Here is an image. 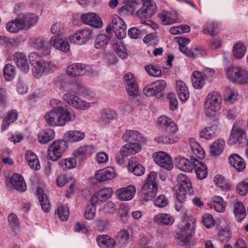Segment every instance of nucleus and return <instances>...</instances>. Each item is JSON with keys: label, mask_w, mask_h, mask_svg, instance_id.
<instances>
[{"label": "nucleus", "mask_w": 248, "mask_h": 248, "mask_svg": "<svg viewBox=\"0 0 248 248\" xmlns=\"http://www.w3.org/2000/svg\"><path fill=\"white\" fill-rule=\"evenodd\" d=\"M49 45L58 50L65 53L70 50V45L67 40L63 37L52 36L49 40Z\"/></svg>", "instance_id": "obj_19"}, {"label": "nucleus", "mask_w": 248, "mask_h": 248, "mask_svg": "<svg viewBox=\"0 0 248 248\" xmlns=\"http://www.w3.org/2000/svg\"><path fill=\"white\" fill-rule=\"evenodd\" d=\"M111 24L113 30L119 39H122L126 37L127 25L124 20L117 15L111 17Z\"/></svg>", "instance_id": "obj_8"}, {"label": "nucleus", "mask_w": 248, "mask_h": 248, "mask_svg": "<svg viewBox=\"0 0 248 248\" xmlns=\"http://www.w3.org/2000/svg\"><path fill=\"white\" fill-rule=\"evenodd\" d=\"M13 61L19 70L24 73H27L30 70L29 57L25 53L17 51L13 54Z\"/></svg>", "instance_id": "obj_13"}, {"label": "nucleus", "mask_w": 248, "mask_h": 248, "mask_svg": "<svg viewBox=\"0 0 248 248\" xmlns=\"http://www.w3.org/2000/svg\"><path fill=\"white\" fill-rule=\"evenodd\" d=\"M227 78L231 81L240 84L248 83V72L239 67L225 69Z\"/></svg>", "instance_id": "obj_6"}, {"label": "nucleus", "mask_w": 248, "mask_h": 248, "mask_svg": "<svg viewBox=\"0 0 248 248\" xmlns=\"http://www.w3.org/2000/svg\"><path fill=\"white\" fill-rule=\"evenodd\" d=\"M112 193L113 190L111 188L107 187L101 189L92 196L90 201L91 203L100 204L109 199Z\"/></svg>", "instance_id": "obj_17"}, {"label": "nucleus", "mask_w": 248, "mask_h": 248, "mask_svg": "<svg viewBox=\"0 0 248 248\" xmlns=\"http://www.w3.org/2000/svg\"><path fill=\"white\" fill-rule=\"evenodd\" d=\"M196 159L194 156H191V160L185 157H179L176 159V165L178 169L185 171L191 172L194 168V160Z\"/></svg>", "instance_id": "obj_23"}, {"label": "nucleus", "mask_w": 248, "mask_h": 248, "mask_svg": "<svg viewBox=\"0 0 248 248\" xmlns=\"http://www.w3.org/2000/svg\"><path fill=\"white\" fill-rule=\"evenodd\" d=\"M68 146V143L64 140H56L49 146L47 150V158L52 161L60 159Z\"/></svg>", "instance_id": "obj_7"}, {"label": "nucleus", "mask_w": 248, "mask_h": 248, "mask_svg": "<svg viewBox=\"0 0 248 248\" xmlns=\"http://www.w3.org/2000/svg\"><path fill=\"white\" fill-rule=\"evenodd\" d=\"M196 226V220L194 217L188 216L185 217L183 223L180 226L176 235L179 245L186 246L189 243L192 235L195 233Z\"/></svg>", "instance_id": "obj_3"}, {"label": "nucleus", "mask_w": 248, "mask_h": 248, "mask_svg": "<svg viewBox=\"0 0 248 248\" xmlns=\"http://www.w3.org/2000/svg\"><path fill=\"white\" fill-rule=\"evenodd\" d=\"M129 238V232L126 230H121L115 239L116 246L118 248L125 247L128 243Z\"/></svg>", "instance_id": "obj_39"}, {"label": "nucleus", "mask_w": 248, "mask_h": 248, "mask_svg": "<svg viewBox=\"0 0 248 248\" xmlns=\"http://www.w3.org/2000/svg\"><path fill=\"white\" fill-rule=\"evenodd\" d=\"M214 182L216 186L220 188L223 191L230 189L231 186L228 181L220 175H217L214 178Z\"/></svg>", "instance_id": "obj_54"}, {"label": "nucleus", "mask_w": 248, "mask_h": 248, "mask_svg": "<svg viewBox=\"0 0 248 248\" xmlns=\"http://www.w3.org/2000/svg\"><path fill=\"white\" fill-rule=\"evenodd\" d=\"M115 175L114 170L110 167L97 170L95 173V178L97 181L102 182L114 178Z\"/></svg>", "instance_id": "obj_26"}, {"label": "nucleus", "mask_w": 248, "mask_h": 248, "mask_svg": "<svg viewBox=\"0 0 248 248\" xmlns=\"http://www.w3.org/2000/svg\"><path fill=\"white\" fill-rule=\"evenodd\" d=\"M63 99L68 105L77 109L85 110L91 106L89 102L72 93L64 94Z\"/></svg>", "instance_id": "obj_9"}, {"label": "nucleus", "mask_w": 248, "mask_h": 248, "mask_svg": "<svg viewBox=\"0 0 248 248\" xmlns=\"http://www.w3.org/2000/svg\"><path fill=\"white\" fill-rule=\"evenodd\" d=\"M176 133H170L167 134H162L155 137L154 140L159 144H173L179 140Z\"/></svg>", "instance_id": "obj_32"}, {"label": "nucleus", "mask_w": 248, "mask_h": 248, "mask_svg": "<svg viewBox=\"0 0 248 248\" xmlns=\"http://www.w3.org/2000/svg\"><path fill=\"white\" fill-rule=\"evenodd\" d=\"M222 97L217 92L210 93L206 97L205 103V112L206 115L213 118L221 108Z\"/></svg>", "instance_id": "obj_4"}, {"label": "nucleus", "mask_w": 248, "mask_h": 248, "mask_svg": "<svg viewBox=\"0 0 248 248\" xmlns=\"http://www.w3.org/2000/svg\"><path fill=\"white\" fill-rule=\"evenodd\" d=\"M191 80L194 88L201 89L205 84V78L201 72L195 71L192 73Z\"/></svg>", "instance_id": "obj_40"}, {"label": "nucleus", "mask_w": 248, "mask_h": 248, "mask_svg": "<svg viewBox=\"0 0 248 248\" xmlns=\"http://www.w3.org/2000/svg\"><path fill=\"white\" fill-rule=\"evenodd\" d=\"M50 110L45 113L44 119L48 125L54 127L63 126L66 123L76 120V114H69L62 110Z\"/></svg>", "instance_id": "obj_2"}, {"label": "nucleus", "mask_w": 248, "mask_h": 248, "mask_svg": "<svg viewBox=\"0 0 248 248\" xmlns=\"http://www.w3.org/2000/svg\"><path fill=\"white\" fill-rule=\"evenodd\" d=\"M158 17L163 25H170L178 22V13L174 11L164 10L158 14Z\"/></svg>", "instance_id": "obj_20"}, {"label": "nucleus", "mask_w": 248, "mask_h": 248, "mask_svg": "<svg viewBox=\"0 0 248 248\" xmlns=\"http://www.w3.org/2000/svg\"><path fill=\"white\" fill-rule=\"evenodd\" d=\"M81 21L87 25L95 28H100L102 26V22L99 17L95 13H86L81 16Z\"/></svg>", "instance_id": "obj_22"}, {"label": "nucleus", "mask_w": 248, "mask_h": 248, "mask_svg": "<svg viewBox=\"0 0 248 248\" xmlns=\"http://www.w3.org/2000/svg\"><path fill=\"white\" fill-rule=\"evenodd\" d=\"M167 83L164 80L155 81L147 85L143 89V93L147 96H153L162 92L166 87Z\"/></svg>", "instance_id": "obj_16"}, {"label": "nucleus", "mask_w": 248, "mask_h": 248, "mask_svg": "<svg viewBox=\"0 0 248 248\" xmlns=\"http://www.w3.org/2000/svg\"><path fill=\"white\" fill-rule=\"evenodd\" d=\"M50 105L53 108L52 110H62L65 112H67L69 114H76L74 110L70 108H64V103L63 102L57 99H52L50 102Z\"/></svg>", "instance_id": "obj_52"}, {"label": "nucleus", "mask_w": 248, "mask_h": 248, "mask_svg": "<svg viewBox=\"0 0 248 248\" xmlns=\"http://www.w3.org/2000/svg\"><path fill=\"white\" fill-rule=\"evenodd\" d=\"M232 210L235 218L238 221H241L245 218L246 209L242 202L238 201L234 202L233 203Z\"/></svg>", "instance_id": "obj_35"}, {"label": "nucleus", "mask_w": 248, "mask_h": 248, "mask_svg": "<svg viewBox=\"0 0 248 248\" xmlns=\"http://www.w3.org/2000/svg\"><path fill=\"white\" fill-rule=\"evenodd\" d=\"M10 183L13 188L19 191H24L27 188L23 177L18 173H15L11 177Z\"/></svg>", "instance_id": "obj_31"}, {"label": "nucleus", "mask_w": 248, "mask_h": 248, "mask_svg": "<svg viewBox=\"0 0 248 248\" xmlns=\"http://www.w3.org/2000/svg\"><path fill=\"white\" fill-rule=\"evenodd\" d=\"M225 146V141L224 139H217L210 146L211 154L214 156L220 155L222 153Z\"/></svg>", "instance_id": "obj_42"}, {"label": "nucleus", "mask_w": 248, "mask_h": 248, "mask_svg": "<svg viewBox=\"0 0 248 248\" xmlns=\"http://www.w3.org/2000/svg\"><path fill=\"white\" fill-rule=\"evenodd\" d=\"M190 140V146L193 154L198 158L201 159L204 158L205 157V152L202 147L197 142H195L194 139Z\"/></svg>", "instance_id": "obj_51"}, {"label": "nucleus", "mask_w": 248, "mask_h": 248, "mask_svg": "<svg viewBox=\"0 0 248 248\" xmlns=\"http://www.w3.org/2000/svg\"><path fill=\"white\" fill-rule=\"evenodd\" d=\"M194 168L197 177L200 180L205 178L207 175V168L204 163L197 159L194 160Z\"/></svg>", "instance_id": "obj_36"}, {"label": "nucleus", "mask_w": 248, "mask_h": 248, "mask_svg": "<svg viewBox=\"0 0 248 248\" xmlns=\"http://www.w3.org/2000/svg\"><path fill=\"white\" fill-rule=\"evenodd\" d=\"M123 81L126 90L130 96H134L138 94V84L136 78L132 73H128L125 74L123 77Z\"/></svg>", "instance_id": "obj_14"}, {"label": "nucleus", "mask_w": 248, "mask_h": 248, "mask_svg": "<svg viewBox=\"0 0 248 248\" xmlns=\"http://www.w3.org/2000/svg\"><path fill=\"white\" fill-rule=\"evenodd\" d=\"M176 91L178 98L182 102L186 101L189 97V92L186 84L182 80H178L175 83Z\"/></svg>", "instance_id": "obj_28"}, {"label": "nucleus", "mask_w": 248, "mask_h": 248, "mask_svg": "<svg viewBox=\"0 0 248 248\" xmlns=\"http://www.w3.org/2000/svg\"><path fill=\"white\" fill-rule=\"evenodd\" d=\"M25 158L30 168L35 170L40 169V165L37 156L31 151H27L25 154Z\"/></svg>", "instance_id": "obj_44"}, {"label": "nucleus", "mask_w": 248, "mask_h": 248, "mask_svg": "<svg viewBox=\"0 0 248 248\" xmlns=\"http://www.w3.org/2000/svg\"><path fill=\"white\" fill-rule=\"evenodd\" d=\"M30 64L32 66V75L36 78H39L44 74H49L55 71L57 66L51 60L45 59L36 52L29 55Z\"/></svg>", "instance_id": "obj_1"}, {"label": "nucleus", "mask_w": 248, "mask_h": 248, "mask_svg": "<svg viewBox=\"0 0 248 248\" xmlns=\"http://www.w3.org/2000/svg\"><path fill=\"white\" fill-rule=\"evenodd\" d=\"M157 173L151 171L148 175L145 183L142 186L141 193L143 200L147 202L152 199L156 194L158 187L155 181Z\"/></svg>", "instance_id": "obj_5"}, {"label": "nucleus", "mask_w": 248, "mask_h": 248, "mask_svg": "<svg viewBox=\"0 0 248 248\" xmlns=\"http://www.w3.org/2000/svg\"><path fill=\"white\" fill-rule=\"evenodd\" d=\"M29 46L37 50L42 51L44 54L50 53L51 47L49 42L46 41L43 37H32L29 39Z\"/></svg>", "instance_id": "obj_10"}, {"label": "nucleus", "mask_w": 248, "mask_h": 248, "mask_svg": "<svg viewBox=\"0 0 248 248\" xmlns=\"http://www.w3.org/2000/svg\"><path fill=\"white\" fill-rule=\"evenodd\" d=\"M54 130L51 128L44 129L38 134V141L42 143L46 144L55 138Z\"/></svg>", "instance_id": "obj_37"}, {"label": "nucleus", "mask_w": 248, "mask_h": 248, "mask_svg": "<svg viewBox=\"0 0 248 248\" xmlns=\"http://www.w3.org/2000/svg\"><path fill=\"white\" fill-rule=\"evenodd\" d=\"M92 31L89 29L78 30L71 34L69 40L71 43L82 45L85 44L91 37Z\"/></svg>", "instance_id": "obj_12"}, {"label": "nucleus", "mask_w": 248, "mask_h": 248, "mask_svg": "<svg viewBox=\"0 0 248 248\" xmlns=\"http://www.w3.org/2000/svg\"><path fill=\"white\" fill-rule=\"evenodd\" d=\"M177 180L180 185L178 192L179 193H183V195H186V194H192V185L186 175L182 173L179 174Z\"/></svg>", "instance_id": "obj_18"}, {"label": "nucleus", "mask_w": 248, "mask_h": 248, "mask_svg": "<svg viewBox=\"0 0 248 248\" xmlns=\"http://www.w3.org/2000/svg\"><path fill=\"white\" fill-rule=\"evenodd\" d=\"M246 51V47L241 42L235 43L233 46V52L236 59L242 58L245 55Z\"/></svg>", "instance_id": "obj_55"}, {"label": "nucleus", "mask_w": 248, "mask_h": 248, "mask_svg": "<svg viewBox=\"0 0 248 248\" xmlns=\"http://www.w3.org/2000/svg\"><path fill=\"white\" fill-rule=\"evenodd\" d=\"M3 76L6 81H12L16 75L15 67L10 63L6 64L3 68Z\"/></svg>", "instance_id": "obj_53"}, {"label": "nucleus", "mask_w": 248, "mask_h": 248, "mask_svg": "<svg viewBox=\"0 0 248 248\" xmlns=\"http://www.w3.org/2000/svg\"><path fill=\"white\" fill-rule=\"evenodd\" d=\"M18 113L16 110H12L8 111L2 123V130H7L9 125L16 121Z\"/></svg>", "instance_id": "obj_45"}, {"label": "nucleus", "mask_w": 248, "mask_h": 248, "mask_svg": "<svg viewBox=\"0 0 248 248\" xmlns=\"http://www.w3.org/2000/svg\"><path fill=\"white\" fill-rule=\"evenodd\" d=\"M158 123L166 131L170 133H176L178 128L175 123L169 117L161 116L158 118Z\"/></svg>", "instance_id": "obj_25"}, {"label": "nucleus", "mask_w": 248, "mask_h": 248, "mask_svg": "<svg viewBox=\"0 0 248 248\" xmlns=\"http://www.w3.org/2000/svg\"><path fill=\"white\" fill-rule=\"evenodd\" d=\"M153 221L160 225L170 226L173 224L174 219L173 216L169 214L158 213L154 216Z\"/></svg>", "instance_id": "obj_30"}, {"label": "nucleus", "mask_w": 248, "mask_h": 248, "mask_svg": "<svg viewBox=\"0 0 248 248\" xmlns=\"http://www.w3.org/2000/svg\"><path fill=\"white\" fill-rule=\"evenodd\" d=\"M122 138L125 142L136 141L142 143L146 140L138 131L130 129L125 130L122 135Z\"/></svg>", "instance_id": "obj_27"}, {"label": "nucleus", "mask_w": 248, "mask_h": 248, "mask_svg": "<svg viewBox=\"0 0 248 248\" xmlns=\"http://www.w3.org/2000/svg\"><path fill=\"white\" fill-rule=\"evenodd\" d=\"M229 161L230 165L239 172L243 171L246 167L244 159L236 154L230 155Z\"/></svg>", "instance_id": "obj_34"}, {"label": "nucleus", "mask_w": 248, "mask_h": 248, "mask_svg": "<svg viewBox=\"0 0 248 248\" xmlns=\"http://www.w3.org/2000/svg\"><path fill=\"white\" fill-rule=\"evenodd\" d=\"M218 26L214 22H208L203 28V32L204 34H209L213 36L217 34Z\"/></svg>", "instance_id": "obj_60"}, {"label": "nucleus", "mask_w": 248, "mask_h": 248, "mask_svg": "<svg viewBox=\"0 0 248 248\" xmlns=\"http://www.w3.org/2000/svg\"><path fill=\"white\" fill-rule=\"evenodd\" d=\"M57 214L62 221H66L68 219L69 216V209L66 205H61L58 207Z\"/></svg>", "instance_id": "obj_58"}, {"label": "nucleus", "mask_w": 248, "mask_h": 248, "mask_svg": "<svg viewBox=\"0 0 248 248\" xmlns=\"http://www.w3.org/2000/svg\"><path fill=\"white\" fill-rule=\"evenodd\" d=\"M112 48L116 54L122 59H125L127 57L128 52L122 41H115L113 44Z\"/></svg>", "instance_id": "obj_41"}, {"label": "nucleus", "mask_w": 248, "mask_h": 248, "mask_svg": "<svg viewBox=\"0 0 248 248\" xmlns=\"http://www.w3.org/2000/svg\"><path fill=\"white\" fill-rule=\"evenodd\" d=\"M154 203L156 207L163 208L168 205L169 201L165 195H160L154 200Z\"/></svg>", "instance_id": "obj_63"}, {"label": "nucleus", "mask_w": 248, "mask_h": 248, "mask_svg": "<svg viewBox=\"0 0 248 248\" xmlns=\"http://www.w3.org/2000/svg\"><path fill=\"white\" fill-rule=\"evenodd\" d=\"M219 133L218 126L216 124H213L204 128L200 133V137L207 140H211L216 137Z\"/></svg>", "instance_id": "obj_33"}, {"label": "nucleus", "mask_w": 248, "mask_h": 248, "mask_svg": "<svg viewBox=\"0 0 248 248\" xmlns=\"http://www.w3.org/2000/svg\"><path fill=\"white\" fill-rule=\"evenodd\" d=\"M37 193L42 210L45 212H48L50 209V204L47 195L44 194L43 189L40 187H38Z\"/></svg>", "instance_id": "obj_46"}, {"label": "nucleus", "mask_w": 248, "mask_h": 248, "mask_svg": "<svg viewBox=\"0 0 248 248\" xmlns=\"http://www.w3.org/2000/svg\"><path fill=\"white\" fill-rule=\"evenodd\" d=\"M136 191L133 185H129L126 187H122L117 190L116 194L119 200L123 201H130L133 198Z\"/></svg>", "instance_id": "obj_21"}, {"label": "nucleus", "mask_w": 248, "mask_h": 248, "mask_svg": "<svg viewBox=\"0 0 248 248\" xmlns=\"http://www.w3.org/2000/svg\"><path fill=\"white\" fill-rule=\"evenodd\" d=\"M51 31L55 35V36L59 37L65 32L64 25L61 22H56L51 26Z\"/></svg>", "instance_id": "obj_59"}, {"label": "nucleus", "mask_w": 248, "mask_h": 248, "mask_svg": "<svg viewBox=\"0 0 248 248\" xmlns=\"http://www.w3.org/2000/svg\"><path fill=\"white\" fill-rule=\"evenodd\" d=\"M134 162V158H131L129 159L127 166L128 170L132 171L135 175H142L145 172L144 168L140 164H135Z\"/></svg>", "instance_id": "obj_50"}, {"label": "nucleus", "mask_w": 248, "mask_h": 248, "mask_svg": "<svg viewBox=\"0 0 248 248\" xmlns=\"http://www.w3.org/2000/svg\"><path fill=\"white\" fill-rule=\"evenodd\" d=\"M145 69L149 75L153 77H160L162 74L161 69L157 65L148 64L145 67Z\"/></svg>", "instance_id": "obj_61"}, {"label": "nucleus", "mask_w": 248, "mask_h": 248, "mask_svg": "<svg viewBox=\"0 0 248 248\" xmlns=\"http://www.w3.org/2000/svg\"><path fill=\"white\" fill-rule=\"evenodd\" d=\"M236 190L240 195H245L248 192V179L239 182L237 186Z\"/></svg>", "instance_id": "obj_64"}, {"label": "nucleus", "mask_w": 248, "mask_h": 248, "mask_svg": "<svg viewBox=\"0 0 248 248\" xmlns=\"http://www.w3.org/2000/svg\"><path fill=\"white\" fill-rule=\"evenodd\" d=\"M155 162L158 165L168 170H171L173 167L172 160L168 154L160 151L153 154Z\"/></svg>", "instance_id": "obj_11"}, {"label": "nucleus", "mask_w": 248, "mask_h": 248, "mask_svg": "<svg viewBox=\"0 0 248 248\" xmlns=\"http://www.w3.org/2000/svg\"><path fill=\"white\" fill-rule=\"evenodd\" d=\"M231 237V232L226 226L220 227L217 233V239L222 242H226Z\"/></svg>", "instance_id": "obj_56"}, {"label": "nucleus", "mask_w": 248, "mask_h": 248, "mask_svg": "<svg viewBox=\"0 0 248 248\" xmlns=\"http://www.w3.org/2000/svg\"><path fill=\"white\" fill-rule=\"evenodd\" d=\"M100 114L102 120L107 123L117 119L118 116V114L114 110L109 108L102 109L100 111Z\"/></svg>", "instance_id": "obj_49"}, {"label": "nucleus", "mask_w": 248, "mask_h": 248, "mask_svg": "<svg viewBox=\"0 0 248 248\" xmlns=\"http://www.w3.org/2000/svg\"><path fill=\"white\" fill-rule=\"evenodd\" d=\"M142 7L146 13V15L149 16L150 17L154 15L157 10L155 3L151 1H147L144 3Z\"/></svg>", "instance_id": "obj_62"}, {"label": "nucleus", "mask_w": 248, "mask_h": 248, "mask_svg": "<svg viewBox=\"0 0 248 248\" xmlns=\"http://www.w3.org/2000/svg\"><path fill=\"white\" fill-rule=\"evenodd\" d=\"M211 207L217 212L225 211V206L223 199L219 196H215L211 199Z\"/></svg>", "instance_id": "obj_48"}, {"label": "nucleus", "mask_w": 248, "mask_h": 248, "mask_svg": "<svg viewBox=\"0 0 248 248\" xmlns=\"http://www.w3.org/2000/svg\"><path fill=\"white\" fill-rule=\"evenodd\" d=\"M94 152V148L92 145H84L77 148L74 152V156L81 160L90 157Z\"/></svg>", "instance_id": "obj_24"}, {"label": "nucleus", "mask_w": 248, "mask_h": 248, "mask_svg": "<svg viewBox=\"0 0 248 248\" xmlns=\"http://www.w3.org/2000/svg\"><path fill=\"white\" fill-rule=\"evenodd\" d=\"M23 25L20 18H17L8 22L6 28L9 32L16 33L24 29Z\"/></svg>", "instance_id": "obj_43"}, {"label": "nucleus", "mask_w": 248, "mask_h": 248, "mask_svg": "<svg viewBox=\"0 0 248 248\" xmlns=\"http://www.w3.org/2000/svg\"><path fill=\"white\" fill-rule=\"evenodd\" d=\"M85 137V133L80 130H69L64 134V138L67 140L76 142L83 140Z\"/></svg>", "instance_id": "obj_38"}, {"label": "nucleus", "mask_w": 248, "mask_h": 248, "mask_svg": "<svg viewBox=\"0 0 248 248\" xmlns=\"http://www.w3.org/2000/svg\"><path fill=\"white\" fill-rule=\"evenodd\" d=\"M232 144H246L248 142L247 133L242 128L233 126L231 132L229 139Z\"/></svg>", "instance_id": "obj_15"}, {"label": "nucleus", "mask_w": 248, "mask_h": 248, "mask_svg": "<svg viewBox=\"0 0 248 248\" xmlns=\"http://www.w3.org/2000/svg\"><path fill=\"white\" fill-rule=\"evenodd\" d=\"M109 40V36L105 34H100L95 39L94 47L97 49L100 48L108 44Z\"/></svg>", "instance_id": "obj_57"}, {"label": "nucleus", "mask_w": 248, "mask_h": 248, "mask_svg": "<svg viewBox=\"0 0 248 248\" xmlns=\"http://www.w3.org/2000/svg\"><path fill=\"white\" fill-rule=\"evenodd\" d=\"M20 19L22 23L24 24V28L26 27L29 28L37 24L38 16L34 14L27 13L24 15Z\"/></svg>", "instance_id": "obj_47"}, {"label": "nucleus", "mask_w": 248, "mask_h": 248, "mask_svg": "<svg viewBox=\"0 0 248 248\" xmlns=\"http://www.w3.org/2000/svg\"><path fill=\"white\" fill-rule=\"evenodd\" d=\"M96 240L100 248H114L116 247L115 239L108 235H99Z\"/></svg>", "instance_id": "obj_29"}]
</instances>
